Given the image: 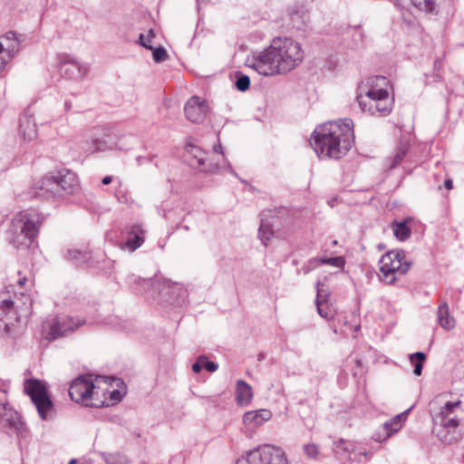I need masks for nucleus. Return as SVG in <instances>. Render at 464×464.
I'll use <instances>...</instances> for the list:
<instances>
[{
	"label": "nucleus",
	"instance_id": "obj_1",
	"mask_svg": "<svg viewBox=\"0 0 464 464\" xmlns=\"http://www.w3.org/2000/svg\"><path fill=\"white\" fill-rule=\"evenodd\" d=\"M303 58L299 43L288 37H275L268 47L253 57L251 67L261 75L275 76L294 70Z\"/></svg>",
	"mask_w": 464,
	"mask_h": 464
},
{
	"label": "nucleus",
	"instance_id": "obj_2",
	"mask_svg": "<svg viewBox=\"0 0 464 464\" xmlns=\"http://www.w3.org/2000/svg\"><path fill=\"white\" fill-rule=\"evenodd\" d=\"M354 140L353 121H329L314 130L310 145L320 159L338 160L351 150Z\"/></svg>",
	"mask_w": 464,
	"mask_h": 464
},
{
	"label": "nucleus",
	"instance_id": "obj_3",
	"mask_svg": "<svg viewBox=\"0 0 464 464\" xmlns=\"http://www.w3.org/2000/svg\"><path fill=\"white\" fill-rule=\"evenodd\" d=\"M387 82L386 77L379 75L369 79L368 83L371 87L367 90L359 87L356 102L362 111L375 117H385L391 113L392 102L389 98L388 91L383 88Z\"/></svg>",
	"mask_w": 464,
	"mask_h": 464
},
{
	"label": "nucleus",
	"instance_id": "obj_4",
	"mask_svg": "<svg viewBox=\"0 0 464 464\" xmlns=\"http://www.w3.org/2000/svg\"><path fill=\"white\" fill-rule=\"evenodd\" d=\"M44 216L36 209L20 211L12 218L9 243L17 249H27L35 241Z\"/></svg>",
	"mask_w": 464,
	"mask_h": 464
},
{
	"label": "nucleus",
	"instance_id": "obj_5",
	"mask_svg": "<svg viewBox=\"0 0 464 464\" xmlns=\"http://www.w3.org/2000/svg\"><path fill=\"white\" fill-rule=\"evenodd\" d=\"M463 414L462 401H448L437 411L431 412L433 432L445 443H451L454 440L452 433L459 425Z\"/></svg>",
	"mask_w": 464,
	"mask_h": 464
},
{
	"label": "nucleus",
	"instance_id": "obj_6",
	"mask_svg": "<svg viewBox=\"0 0 464 464\" xmlns=\"http://www.w3.org/2000/svg\"><path fill=\"white\" fill-rule=\"evenodd\" d=\"M97 387L91 374H83L76 377L71 383L69 395L72 401L86 407H100L103 401L95 399Z\"/></svg>",
	"mask_w": 464,
	"mask_h": 464
},
{
	"label": "nucleus",
	"instance_id": "obj_7",
	"mask_svg": "<svg viewBox=\"0 0 464 464\" xmlns=\"http://www.w3.org/2000/svg\"><path fill=\"white\" fill-rule=\"evenodd\" d=\"M24 389L36 407L41 420H45L51 418L53 403L45 383L38 379H27L24 381Z\"/></svg>",
	"mask_w": 464,
	"mask_h": 464
},
{
	"label": "nucleus",
	"instance_id": "obj_8",
	"mask_svg": "<svg viewBox=\"0 0 464 464\" xmlns=\"http://www.w3.org/2000/svg\"><path fill=\"white\" fill-rule=\"evenodd\" d=\"M236 464H288V461L281 448L266 444L246 451Z\"/></svg>",
	"mask_w": 464,
	"mask_h": 464
},
{
	"label": "nucleus",
	"instance_id": "obj_9",
	"mask_svg": "<svg viewBox=\"0 0 464 464\" xmlns=\"http://www.w3.org/2000/svg\"><path fill=\"white\" fill-rule=\"evenodd\" d=\"M31 308L32 299L29 295L24 293L14 294V298H12L7 293H0V320L8 317L20 321L21 317L30 314Z\"/></svg>",
	"mask_w": 464,
	"mask_h": 464
},
{
	"label": "nucleus",
	"instance_id": "obj_10",
	"mask_svg": "<svg viewBox=\"0 0 464 464\" xmlns=\"http://www.w3.org/2000/svg\"><path fill=\"white\" fill-rule=\"evenodd\" d=\"M405 257V252L399 249L389 251L381 257L380 272L388 284L392 285L396 281V274L403 276L409 271L411 262Z\"/></svg>",
	"mask_w": 464,
	"mask_h": 464
},
{
	"label": "nucleus",
	"instance_id": "obj_11",
	"mask_svg": "<svg viewBox=\"0 0 464 464\" xmlns=\"http://www.w3.org/2000/svg\"><path fill=\"white\" fill-rule=\"evenodd\" d=\"M51 181L47 184L53 185L57 197L74 194L79 188V180L74 172L67 169L49 173Z\"/></svg>",
	"mask_w": 464,
	"mask_h": 464
},
{
	"label": "nucleus",
	"instance_id": "obj_12",
	"mask_svg": "<svg viewBox=\"0 0 464 464\" xmlns=\"http://www.w3.org/2000/svg\"><path fill=\"white\" fill-rule=\"evenodd\" d=\"M83 323V320L71 316L55 317L44 322L43 328L45 338L51 341L73 332Z\"/></svg>",
	"mask_w": 464,
	"mask_h": 464
},
{
	"label": "nucleus",
	"instance_id": "obj_13",
	"mask_svg": "<svg viewBox=\"0 0 464 464\" xmlns=\"http://www.w3.org/2000/svg\"><path fill=\"white\" fill-rule=\"evenodd\" d=\"M158 293L162 301L174 306L184 304L188 296L182 285L169 280L158 283Z\"/></svg>",
	"mask_w": 464,
	"mask_h": 464
},
{
	"label": "nucleus",
	"instance_id": "obj_14",
	"mask_svg": "<svg viewBox=\"0 0 464 464\" xmlns=\"http://www.w3.org/2000/svg\"><path fill=\"white\" fill-rule=\"evenodd\" d=\"M86 146V151L90 154L113 150L118 147L117 137L109 130H95Z\"/></svg>",
	"mask_w": 464,
	"mask_h": 464
},
{
	"label": "nucleus",
	"instance_id": "obj_15",
	"mask_svg": "<svg viewBox=\"0 0 464 464\" xmlns=\"http://www.w3.org/2000/svg\"><path fill=\"white\" fill-rule=\"evenodd\" d=\"M123 240L118 246L121 250L134 252L144 243L145 230L140 225L127 226L122 231Z\"/></svg>",
	"mask_w": 464,
	"mask_h": 464
},
{
	"label": "nucleus",
	"instance_id": "obj_16",
	"mask_svg": "<svg viewBox=\"0 0 464 464\" xmlns=\"http://www.w3.org/2000/svg\"><path fill=\"white\" fill-rule=\"evenodd\" d=\"M4 415L0 416V423L19 437H25L27 430L17 411L8 407L7 404H0Z\"/></svg>",
	"mask_w": 464,
	"mask_h": 464
},
{
	"label": "nucleus",
	"instance_id": "obj_17",
	"mask_svg": "<svg viewBox=\"0 0 464 464\" xmlns=\"http://www.w3.org/2000/svg\"><path fill=\"white\" fill-rule=\"evenodd\" d=\"M185 116L193 123L202 122L208 112V106L205 100L198 96H192L184 106Z\"/></svg>",
	"mask_w": 464,
	"mask_h": 464
},
{
	"label": "nucleus",
	"instance_id": "obj_18",
	"mask_svg": "<svg viewBox=\"0 0 464 464\" xmlns=\"http://www.w3.org/2000/svg\"><path fill=\"white\" fill-rule=\"evenodd\" d=\"M51 181L48 175L34 183V185L23 195L24 199H47L57 197L53 185L47 184Z\"/></svg>",
	"mask_w": 464,
	"mask_h": 464
},
{
	"label": "nucleus",
	"instance_id": "obj_19",
	"mask_svg": "<svg viewBox=\"0 0 464 464\" xmlns=\"http://www.w3.org/2000/svg\"><path fill=\"white\" fill-rule=\"evenodd\" d=\"M62 71L66 77L78 80L87 75L89 66L87 64L80 63L69 55H65L62 60Z\"/></svg>",
	"mask_w": 464,
	"mask_h": 464
},
{
	"label": "nucleus",
	"instance_id": "obj_20",
	"mask_svg": "<svg viewBox=\"0 0 464 464\" xmlns=\"http://www.w3.org/2000/svg\"><path fill=\"white\" fill-rule=\"evenodd\" d=\"M333 451L340 460L360 462V459L355 456L356 446L353 441L339 439L334 442Z\"/></svg>",
	"mask_w": 464,
	"mask_h": 464
},
{
	"label": "nucleus",
	"instance_id": "obj_21",
	"mask_svg": "<svg viewBox=\"0 0 464 464\" xmlns=\"http://www.w3.org/2000/svg\"><path fill=\"white\" fill-rule=\"evenodd\" d=\"M65 258L82 267H93L97 264L92 254L87 250L68 249Z\"/></svg>",
	"mask_w": 464,
	"mask_h": 464
},
{
	"label": "nucleus",
	"instance_id": "obj_22",
	"mask_svg": "<svg viewBox=\"0 0 464 464\" xmlns=\"http://www.w3.org/2000/svg\"><path fill=\"white\" fill-rule=\"evenodd\" d=\"M127 280L131 290L137 295L145 294L150 289L158 291V283H160L155 282L152 278H141L135 275L129 276Z\"/></svg>",
	"mask_w": 464,
	"mask_h": 464
},
{
	"label": "nucleus",
	"instance_id": "obj_23",
	"mask_svg": "<svg viewBox=\"0 0 464 464\" xmlns=\"http://www.w3.org/2000/svg\"><path fill=\"white\" fill-rule=\"evenodd\" d=\"M272 417V412L267 409L246 411L243 416V422L246 426L259 427Z\"/></svg>",
	"mask_w": 464,
	"mask_h": 464
},
{
	"label": "nucleus",
	"instance_id": "obj_24",
	"mask_svg": "<svg viewBox=\"0 0 464 464\" xmlns=\"http://www.w3.org/2000/svg\"><path fill=\"white\" fill-rule=\"evenodd\" d=\"M19 133L25 141H31L37 136V128L32 116L24 114L20 118Z\"/></svg>",
	"mask_w": 464,
	"mask_h": 464
},
{
	"label": "nucleus",
	"instance_id": "obj_25",
	"mask_svg": "<svg viewBox=\"0 0 464 464\" xmlns=\"http://www.w3.org/2000/svg\"><path fill=\"white\" fill-rule=\"evenodd\" d=\"M411 408L412 407L385 421L382 426V430L387 432L390 437L398 432L401 429L402 422L405 421Z\"/></svg>",
	"mask_w": 464,
	"mask_h": 464
},
{
	"label": "nucleus",
	"instance_id": "obj_26",
	"mask_svg": "<svg viewBox=\"0 0 464 464\" xmlns=\"http://www.w3.org/2000/svg\"><path fill=\"white\" fill-rule=\"evenodd\" d=\"M437 321L440 327L451 330L455 327V319L450 313L447 302H442L437 311Z\"/></svg>",
	"mask_w": 464,
	"mask_h": 464
},
{
	"label": "nucleus",
	"instance_id": "obj_27",
	"mask_svg": "<svg viewBox=\"0 0 464 464\" xmlns=\"http://www.w3.org/2000/svg\"><path fill=\"white\" fill-rule=\"evenodd\" d=\"M253 398L251 386L245 381L239 380L237 382L236 387V401L240 406L247 405Z\"/></svg>",
	"mask_w": 464,
	"mask_h": 464
},
{
	"label": "nucleus",
	"instance_id": "obj_28",
	"mask_svg": "<svg viewBox=\"0 0 464 464\" xmlns=\"http://www.w3.org/2000/svg\"><path fill=\"white\" fill-rule=\"evenodd\" d=\"M323 298V288L320 287V282L316 283V298L315 305L319 315L327 321L334 318V313L328 306L327 303H324Z\"/></svg>",
	"mask_w": 464,
	"mask_h": 464
},
{
	"label": "nucleus",
	"instance_id": "obj_29",
	"mask_svg": "<svg viewBox=\"0 0 464 464\" xmlns=\"http://www.w3.org/2000/svg\"><path fill=\"white\" fill-rule=\"evenodd\" d=\"M409 152V145L406 143L400 144L395 150V154L392 158H389L386 160L387 168L389 170L395 169L399 166L403 160L406 158Z\"/></svg>",
	"mask_w": 464,
	"mask_h": 464
},
{
	"label": "nucleus",
	"instance_id": "obj_30",
	"mask_svg": "<svg viewBox=\"0 0 464 464\" xmlns=\"http://www.w3.org/2000/svg\"><path fill=\"white\" fill-rule=\"evenodd\" d=\"M218 368V364L209 361L206 355H199L192 365V371L196 373L199 372L202 369L214 372Z\"/></svg>",
	"mask_w": 464,
	"mask_h": 464
},
{
	"label": "nucleus",
	"instance_id": "obj_31",
	"mask_svg": "<svg viewBox=\"0 0 464 464\" xmlns=\"http://www.w3.org/2000/svg\"><path fill=\"white\" fill-rule=\"evenodd\" d=\"M213 150L215 153H220L222 155V164H213L208 168H203L202 170L206 172H214L216 169L227 168L229 172L235 176H237V173L232 169L230 163L227 161V160L224 156L223 148L220 143L214 145Z\"/></svg>",
	"mask_w": 464,
	"mask_h": 464
},
{
	"label": "nucleus",
	"instance_id": "obj_32",
	"mask_svg": "<svg viewBox=\"0 0 464 464\" xmlns=\"http://www.w3.org/2000/svg\"><path fill=\"white\" fill-rule=\"evenodd\" d=\"M391 226L395 237L400 241L407 240L411 235V230L406 220L401 222L394 221Z\"/></svg>",
	"mask_w": 464,
	"mask_h": 464
},
{
	"label": "nucleus",
	"instance_id": "obj_33",
	"mask_svg": "<svg viewBox=\"0 0 464 464\" xmlns=\"http://www.w3.org/2000/svg\"><path fill=\"white\" fill-rule=\"evenodd\" d=\"M186 150H187L188 154L191 155V157H193V159L196 160V163H197L198 167H204L205 168V165H206L205 155H206V153L204 151H202L197 146H194V145H191V144H188L186 147ZM212 164H209V165L206 166V168H208V167H209Z\"/></svg>",
	"mask_w": 464,
	"mask_h": 464
},
{
	"label": "nucleus",
	"instance_id": "obj_34",
	"mask_svg": "<svg viewBox=\"0 0 464 464\" xmlns=\"http://www.w3.org/2000/svg\"><path fill=\"white\" fill-rule=\"evenodd\" d=\"M265 214L261 215V223L258 229V237L262 243L266 246L267 241L271 238L274 234L272 226L266 222L265 218Z\"/></svg>",
	"mask_w": 464,
	"mask_h": 464
},
{
	"label": "nucleus",
	"instance_id": "obj_35",
	"mask_svg": "<svg viewBox=\"0 0 464 464\" xmlns=\"http://www.w3.org/2000/svg\"><path fill=\"white\" fill-rule=\"evenodd\" d=\"M3 38L10 42L5 47L8 53V60H10L18 52L20 43L16 38V34L12 31L8 32Z\"/></svg>",
	"mask_w": 464,
	"mask_h": 464
},
{
	"label": "nucleus",
	"instance_id": "obj_36",
	"mask_svg": "<svg viewBox=\"0 0 464 464\" xmlns=\"http://www.w3.org/2000/svg\"><path fill=\"white\" fill-rule=\"evenodd\" d=\"M425 359L426 355L422 352H416L410 355V361L414 364L413 373L416 376H420L421 374Z\"/></svg>",
	"mask_w": 464,
	"mask_h": 464
},
{
	"label": "nucleus",
	"instance_id": "obj_37",
	"mask_svg": "<svg viewBox=\"0 0 464 464\" xmlns=\"http://www.w3.org/2000/svg\"><path fill=\"white\" fill-rule=\"evenodd\" d=\"M412 5L418 9L426 13H433L436 8L434 0H411Z\"/></svg>",
	"mask_w": 464,
	"mask_h": 464
},
{
	"label": "nucleus",
	"instance_id": "obj_38",
	"mask_svg": "<svg viewBox=\"0 0 464 464\" xmlns=\"http://www.w3.org/2000/svg\"><path fill=\"white\" fill-rule=\"evenodd\" d=\"M321 263L323 265H328L337 268H343L345 266L346 260L343 256L321 257Z\"/></svg>",
	"mask_w": 464,
	"mask_h": 464
},
{
	"label": "nucleus",
	"instance_id": "obj_39",
	"mask_svg": "<svg viewBox=\"0 0 464 464\" xmlns=\"http://www.w3.org/2000/svg\"><path fill=\"white\" fill-rule=\"evenodd\" d=\"M235 84L238 91L246 92V90L249 89L250 78L246 74H242V73L238 72L237 74V79H236Z\"/></svg>",
	"mask_w": 464,
	"mask_h": 464
},
{
	"label": "nucleus",
	"instance_id": "obj_40",
	"mask_svg": "<svg viewBox=\"0 0 464 464\" xmlns=\"http://www.w3.org/2000/svg\"><path fill=\"white\" fill-rule=\"evenodd\" d=\"M154 31L153 29H150L147 36L143 34H140L139 36V44L145 47L146 49L152 50L153 46L150 44L152 38H154Z\"/></svg>",
	"mask_w": 464,
	"mask_h": 464
},
{
	"label": "nucleus",
	"instance_id": "obj_41",
	"mask_svg": "<svg viewBox=\"0 0 464 464\" xmlns=\"http://www.w3.org/2000/svg\"><path fill=\"white\" fill-rule=\"evenodd\" d=\"M323 265L321 263V257H314L309 259L302 267V270L304 274H308L312 270L315 269L319 266Z\"/></svg>",
	"mask_w": 464,
	"mask_h": 464
},
{
	"label": "nucleus",
	"instance_id": "obj_42",
	"mask_svg": "<svg viewBox=\"0 0 464 464\" xmlns=\"http://www.w3.org/2000/svg\"><path fill=\"white\" fill-rule=\"evenodd\" d=\"M152 50H153V53H152L153 60L156 63H162L167 60L168 53H167V51L163 47H158V48H155Z\"/></svg>",
	"mask_w": 464,
	"mask_h": 464
},
{
	"label": "nucleus",
	"instance_id": "obj_43",
	"mask_svg": "<svg viewBox=\"0 0 464 464\" xmlns=\"http://www.w3.org/2000/svg\"><path fill=\"white\" fill-rule=\"evenodd\" d=\"M304 451L307 457L314 459L317 457L319 450L316 444H307L304 447Z\"/></svg>",
	"mask_w": 464,
	"mask_h": 464
},
{
	"label": "nucleus",
	"instance_id": "obj_44",
	"mask_svg": "<svg viewBox=\"0 0 464 464\" xmlns=\"http://www.w3.org/2000/svg\"><path fill=\"white\" fill-rule=\"evenodd\" d=\"M106 464H126V459L121 455H110L105 458Z\"/></svg>",
	"mask_w": 464,
	"mask_h": 464
},
{
	"label": "nucleus",
	"instance_id": "obj_45",
	"mask_svg": "<svg viewBox=\"0 0 464 464\" xmlns=\"http://www.w3.org/2000/svg\"><path fill=\"white\" fill-rule=\"evenodd\" d=\"M288 14L292 20H299L303 19L304 15V11L303 9H298L295 6H293L289 9Z\"/></svg>",
	"mask_w": 464,
	"mask_h": 464
},
{
	"label": "nucleus",
	"instance_id": "obj_46",
	"mask_svg": "<svg viewBox=\"0 0 464 464\" xmlns=\"http://www.w3.org/2000/svg\"><path fill=\"white\" fill-rule=\"evenodd\" d=\"M372 438L377 442H383L386 441L390 438V436L389 434H387V432H383L381 427L372 434Z\"/></svg>",
	"mask_w": 464,
	"mask_h": 464
},
{
	"label": "nucleus",
	"instance_id": "obj_47",
	"mask_svg": "<svg viewBox=\"0 0 464 464\" xmlns=\"http://www.w3.org/2000/svg\"><path fill=\"white\" fill-rule=\"evenodd\" d=\"M442 67H443L442 60L440 58H437L433 63V68H434L435 72H440ZM435 76L439 77L438 73H435Z\"/></svg>",
	"mask_w": 464,
	"mask_h": 464
},
{
	"label": "nucleus",
	"instance_id": "obj_48",
	"mask_svg": "<svg viewBox=\"0 0 464 464\" xmlns=\"http://www.w3.org/2000/svg\"><path fill=\"white\" fill-rule=\"evenodd\" d=\"M355 456L361 460V457L362 456H364L366 459H370L372 454L369 452V451H362V450H358L356 449V454Z\"/></svg>",
	"mask_w": 464,
	"mask_h": 464
},
{
	"label": "nucleus",
	"instance_id": "obj_49",
	"mask_svg": "<svg viewBox=\"0 0 464 464\" xmlns=\"http://www.w3.org/2000/svg\"><path fill=\"white\" fill-rule=\"evenodd\" d=\"M111 399L113 401H120L121 400V392L118 390H113L111 392Z\"/></svg>",
	"mask_w": 464,
	"mask_h": 464
},
{
	"label": "nucleus",
	"instance_id": "obj_50",
	"mask_svg": "<svg viewBox=\"0 0 464 464\" xmlns=\"http://www.w3.org/2000/svg\"><path fill=\"white\" fill-rule=\"evenodd\" d=\"M320 287L323 288V300H324V303H327V300H328V296H329V293L327 292L326 289H324V285H321L320 284Z\"/></svg>",
	"mask_w": 464,
	"mask_h": 464
},
{
	"label": "nucleus",
	"instance_id": "obj_51",
	"mask_svg": "<svg viewBox=\"0 0 464 464\" xmlns=\"http://www.w3.org/2000/svg\"><path fill=\"white\" fill-rule=\"evenodd\" d=\"M444 187L447 189H449V190L452 189V188H453V181L451 179H446L444 181Z\"/></svg>",
	"mask_w": 464,
	"mask_h": 464
},
{
	"label": "nucleus",
	"instance_id": "obj_52",
	"mask_svg": "<svg viewBox=\"0 0 464 464\" xmlns=\"http://www.w3.org/2000/svg\"><path fill=\"white\" fill-rule=\"evenodd\" d=\"M113 178L111 176H106L102 179L103 185H109L111 183Z\"/></svg>",
	"mask_w": 464,
	"mask_h": 464
},
{
	"label": "nucleus",
	"instance_id": "obj_53",
	"mask_svg": "<svg viewBox=\"0 0 464 464\" xmlns=\"http://www.w3.org/2000/svg\"><path fill=\"white\" fill-rule=\"evenodd\" d=\"M8 63V60H5L4 58H0V72L4 70L6 63Z\"/></svg>",
	"mask_w": 464,
	"mask_h": 464
},
{
	"label": "nucleus",
	"instance_id": "obj_54",
	"mask_svg": "<svg viewBox=\"0 0 464 464\" xmlns=\"http://www.w3.org/2000/svg\"><path fill=\"white\" fill-rule=\"evenodd\" d=\"M26 280H27L26 276L19 277V278L17 279V284H18L19 285H24L25 284Z\"/></svg>",
	"mask_w": 464,
	"mask_h": 464
},
{
	"label": "nucleus",
	"instance_id": "obj_55",
	"mask_svg": "<svg viewBox=\"0 0 464 464\" xmlns=\"http://www.w3.org/2000/svg\"><path fill=\"white\" fill-rule=\"evenodd\" d=\"M4 50H6V49L4 47V44L0 42V53H1Z\"/></svg>",
	"mask_w": 464,
	"mask_h": 464
},
{
	"label": "nucleus",
	"instance_id": "obj_56",
	"mask_svg": "<svg viewBox=\"0 0 464 464\" xmlns=\"http://www.w3.org/2000/svg\"><path fill=\"white\" fill-rule=\"evenodd\" d=\"M65 108L66 110H69L71 108V104L68 102H65Z\"/></svg>",
	"mask_w": 464,
	"mask_h": 464
},
{
	"label": "nucleus",
	"instance_id": "obj_57",
	"mask_svg": "<svg viewBox=\"0 0 464 464\" xmlns=\"http://www.w3.org/2000/svg\"><path fill=\"white\" fill-rule=\"evenodd\" d=\"M69 464H77V460L75 459H72L70 460Z\"/></svg>",
	"mask_w": 464,
	"mask_h": 464
},
{
	"label": "nucleus",
	"instance_id": "obj_58",
	"mask_svg": "<svg viewBox=\"0 0 464 464\" xmlns=\"http://www.w3.org/2000/svg\"><path fill=\"white\" fill-rule=\"evenodd\" d=\"M338 245V241L337 240H333L332 242V246H337Z\"/></svg>",
	"mask_w": 464,
	"mask_h": 464
},
{
	"label": "nucleus",
	"instance_id": "obj_59",
	"mask_svg": "<svg viewBox=\"0 0 464 464\" xmlns=\"http://www.w3.org/2000/svg\"><path fill=\"white\" fill-rule=\"evenodd\" d=\"M3 392L0 390V393H2Z\"/></svg>",
	"mask_w": 464,
	"mask_h": 464
},
{
	"label": "nucleus",
	"instance_id": "obj_60",
	"mask_svg": "<svg viewBox=\"0 0 464 464\" xmlns=\"http://www.w3.org/2000/svg\"><path fill=\"white\" fill-rule=\"evenodd\" d=\"M462 46H464V44H462Z\"/></svg>",
	"mask_w": 464,
	"mask_h": 464
}]
</instances>
